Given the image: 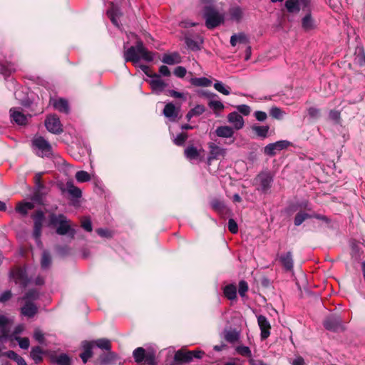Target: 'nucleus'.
I'll return each instance as SVG.
<instances>
[{
    "label": "nucleus",
    "instance_id": "obj_55",
    "mask_svg": "<svg viewBox=\"0 0 365 365\" xmlns=\"http://www.w3.org/2000/svg\"><path fill=\"white\" fill-rule=\"evenodd\" d=\"M43 173H38L34 176V182L36 187H37V190H41L44 188V184L42 182V175Z\"/></svg>",
    "mask_w": 365,
    "mask_h": 365
},
{
    "label": "nucleus",
    "instance_id": "obj_18",
    "mask_svg": "<svg viewBox=\"0 0 365 365\" xmlns=\"http://www.w3.org/2000/svg\"><path fill=\"white\" fill-rule=\"evenodd\" d=\"M174 361L179 364H187L192 361L190 350L180 349L175 351L174 354Z\"/></svg>",
    "mask_w": 365,
    "mask_h": 365
},
{
    "label": "nucleus",
    "instance_id": "obj_56",
    "mask_svg": "<svg viewBox=\"0 0 365 365\" xmlns=\"http://www.w3.org/2000/svg\"><path fill=\"white\" fill-rule=\"evenodd\" d=\"M258 285L262 289H269L271 287V281L269 279L265 276L261 277L257 280Z\"/></svg>",
    "mask_w": 365,
    "mask_h": 365
},
{
    "label": "nucleus",
    "instance_id": "obj_29",
    "mask_svg": "<svg viewBox=\"0 0 365 365\" xmlns=\"http://www.w3.org/2000/svg\"><path fill=\"white\" fill-rule=\"evenodd\" d=\"M10 113L12 120H14L17 124L23 125L27 123V118L22 113L14 110L12 108L10 110Z\"/></svg>",
    "mask_w": 365,
    "mask_h": 365
},
{
    "label": "nucleus",
    "instance_id": "obj_34",
    "mask_svg": "<svg viewBox=\"0 0 365 365\" xmlns=\"http://www.w3.org/2000/svg\"><path fill=\"white\" fill-rule=\"evenodd\" d=\"M224 295L230 300L237 299V288L233 284H228L224 288Z\"/></svg>",
    "mask_w": 365,
    "mask_h": 365
},
{
    "label": "nucleus",
    "instance_id": "obj_25",
    "mask_svg": "<svg viewBox=\"0 0 365 365\" xmlns=\"http://www.w3.org/2000/svg\"><path fill=\"white\" fill-rule=\"evenodd\" d=\"M251 128L257 137L264 139L268 136L269 125H253Z\"/></svg>",
    "mask_w": 365,
    "mask_h": 365
},
{
    "label": "nucleus",
    "instance_id": "obj_21",
    "mask_svg": "<svg viewBox=\"0 0 365 365\" xmlns=\"http://www.w3.org/2000/svg\"><path fill=\"white\" fill-rule=\"evenodd\" d=\"M161 61L168 65H175L181 63L182 57L179 53L173 52L164 54Z\"/></svg>",
    "mask_w": 365,
    "mask_h": 365
},
{
    "label": "nucleus",
    "instance_id": "obj_49",
    "mask_svg": "<svg viewBox=\"0 0 365 365\" xmlns=\"http://www.w3.org/2000/svg\"><path fill=\"white\" fill-rule=\"evenodd\" d=\"M307 113L309 116L314 120H317L321 117V110L316 107L308 108Z\"/></svg>",
    "mask_w": 365,
    "mask_h": 365
},
{
    "label": "nucleus",
    "instance_id": "obj_2",
    "mask_svg": "<svg viewBox=\"0 0 365 365\" xmlns=\"http://www.w3.org/2000/svg\"><path fill=\"white\" fill-rule=\"evenodd\" d=\"M48 226L56 227V234L68 235L71 240L74 239L76 234V230L71 227V221L63 214L51 212L48 215Z\"/></svg>",
    "mask_w": 365,
    "mask_h": 365
},
{
    "label": "nucleus",
    "instance_id": "obj_50",
    "mask_svg": "<svg viewBox=\"0 0 365 365\" xmlns=\"http://www.w3.org/2000/svg\"><path fill=\"white\" fill-rule=\"evenodd\" d=\"M185 41V43H186L187 46L190 50H192L193 51L200 50V46L196 41H195L190 38H188V37H186Z\"/></svg>",
    "mask_w": 365,
    "mask_h": 365
},
{
    "label": "nucleus",
    "instance_id": "obj_30",
    "mask_svg": "<svg viewBox=\"0 0 365 365\" xmlns=\"http://www.w3.org/2000/svg\"><path fill=\"white\" fill-rule=\"evenodd\" d=\"M43 354L42 348L39 346H36L32 347L30 356L36 364H39L43 361Z\"/></svg>",
    "mask_w": 365,
    "mask_h": 365
},
{
    "label": "nucleus",
    "instance_id": "obj_38",
    "mask_svg": "<svg viewBox=\"0 0 365 365\" xmlns=\"http://www.w3.org/2000/svg\"><path fill=\"white\" fill-rule=\"evenodd\" d=\"M52 262L51 255L48 250H43L41 259V266L43 269H48Z\"/></svg>",
    "mask_w": 365,
    "mask_h": 365
},
{
    "label": "nucleus",
    "instance_id": "obj_15",
    "mask_svg": "<svg viewBox=\"0 0 365 365\" xmlns=\"http://www.w3.org/2000/svg\"><path fill=\"white\" fill-rule=\"evenodd\" d=\"M151 80H146L149 83L151 89L155 92H162L168 86V84L161 79L160 75H153Z\"/></svg>",
    "mask_w": 365,
    "mask_h": 365
},
{
    "label": "nucleus",
    "instance_id": "obj_1",
    "mask_svg": "<svg viewBox=\"0 0 365 365\" xmlns=\"http://www.w3.org/2000/svg\"><path fill=\"white\" fill-rule=\"evenodd\" d=\"M154 53L149 51L143 41L138 38L135 46H130L124 52V58L126 62L137 63L142 58L145 61L150 62L153 60Z\"/></svg>",
    "mask_w": 365,
    "mask_h": 365
},
{
    "label": "nucleus",
    "instance_id": "obj_27",
    "mask_svg": "<svg viewBox=\"0 0 365 365\" xmlns=\"http://www.w3.org/2000/svg\"><path fill=\"white\" fill-rule=\"evenodd\" d=\"M53 106L55 108V109L63 113H68L70 110L68 103L64 98H59L58 100H55L53 103Z\"/></svg>",
    "mask_w": 365,
    "mask_h": 365
},
{
    "label": "nucleus",
    "instance_id": "obj_24",
    "mask_svg": "<svg viewBox=\"0 0 365 365\" xmlns=\"http://www.w3.org/2000/svg\"><path fill=\"white\" fill-rule=\"evenodd\" d=\"M51 362L57 365H71V359L66 354L51 356Z\"/></svg>",
    "mask_w": 365,
    "mask_h": 365
},
{
    "label": "nucleus",
    "instance_id": "obj_63",
    "mask_svg": "<svg viewBox=\"0 0 365 365\" xmlns=\"http://www.w3.org/2000/svg\"><path fill=\"white\" fill-rule=\"evenodd\" d=\"M227 228L228 230L232 234H236L238 232L237 224L236 221L232 218L229 219L227 223Z\"/></svg>",
    "mask_w": 365,
    "mask_h": 365
},
{
    "label": "nucleus",
    "instance_id": "obj_8",
    "mask_svg": "<svg viewBox=\"0 0 365 365\" xmlns=\"http://www.w3.org/2000/svg\"><path fill=\"white\" fill-rule=\"evenodd\" d=\"M323 325L327 330L337 332L344 330L341 318L338 315H330L323 322Z\"/></svg>",
    "mask_w": 365,
    "mask_h": 365
},
{
    "label": "nucleus",
    "instance_id": "obj_31",
    "mask_svg": "<svg viewBox=\"0 0 365 365\" xmlns=\"http://www.w3.org/2000/svg\"><path fill=\"white\" fill-rule=\"evenodd\" d=\"M163 114L167 118H175L178 115V110L173 103H168L164 107Z\"/></svg>",
    "mask_w": 365,
    "mask_h": 365
},
{
    "label": "nucleus",
    "instance_id": "obj_12",
    "mask_svg": "<svg viewBox=\"0 0 365 365\" xmlns=\"http://www.w3.org/2000/svg\"><path fill=\"white\" fill-rule=\"evenodd\" d=\"M349 247L351 249L350 255L354 262H358L361 260L364 254V251L361 246V243L355 240H349Z\"/></svg>",
    "mask_w": 365,
    "mask_h": 365
},
{
    "label": "nucleus",
    "instance_id": "obj_42",
    "mask_svg": "<svg viewBox=\"0 0 365 365\" xmlns=\"http://www.w3.org/2000/svg\"><path fill=\"white\" fill-rule=\"evenodd\" d=\"M240 339L239 332L235 330H230L225 332V339L229 343H235Z\"/></svg>",
    "mask_w": 365,
    "mask_h": 365
},
{
    "label": "nucleus",
    "instance_id": "obj_43",
    "mask_svg": "<svg viewBox=\"0 0 365 365\" xmlns=\"http://www.w3.org/2000/svg\"><path fill=\"white\" fill-rule=\"evenodd\" d=\"M214 88L219 93H222L223 95L227 96L230 94V88L229 86H225V84L219 81H216L214 83Z\"/></svg>",
    "mask_w": 365,
    "mask_h": 365
},
{
    "label": "nucleus",
    "instance_id": "obj_40",
    "mask_svg": "<svg viewBox=\"0 0 365 365\" xmlns=\"http://www.w3.org/2000/svg\"><path fill=\"white\" fill-rule=\"evenodd\" d=\"M34 205L32 202H20L17 205L16 210L17 212L21 213L23 215H26L28 214V211L34 209Z\"/></svg>",
    "mask_w": 365,
    "mask_h": 365
},
{
    "label": "nucleus",
    "instance_id": "obj_53",
    "mask_svg": "<svg viewBox=\"0 0 365 365\" xmlns=\"http://www.w3.org/2000/svg\"><path fill=\"white\" fill-rule=\"evenodd\" d=\"M277 152L278 151L274 146V143H269L264 148V153L271 157L274 156Z\"/></svg>",
    "mask_w": 365,
    "mask_h": 365
},
{
    "label": "nucleus",
    "instance_id": "obj_19",
    "mask_svg": "<svg viewBox=\"0 0 365 365\" xmlns=\"http://www.w3.org/2000/svg\"><path fill=\"white\" fill-rule=\"evenodd\" d=\"M210 154L207 158L209 163L213 160L218 159L220 156L224 157L226 154V150L216 145L213 143H209Z\"/></svg>",
    "mask_w": 365,
    "mask_h": 365
},
{
    "label": "nucleus",
    "instance_id": "obj_4",
    "mask_svg": "<svg viewBox=\"0 0 365 365\" xmlns=\"http://www.w3.org/2000/svg\"><path fill=\"white\" fill-rule=\"evenodd\" d=\"M133 356L138 364L157 365L155 351L151 348L138 347L133 351Z\"/></svg>",
    "mask_w": 365,
    "mask_h": 365
},
{
    "label": "nucleus",
    "instance_id": "obj_37",
    "mask_svg": "<svg viewBox=\"0 0 365 365\" xmlns=\"http://www.w3.org/2000/svg\"><path fill=\"white\" fill-rule=\"evenodd\" d=\"M285 7L289 13L294 14L300 11L299 2L298 0H287Z\"/></svg>",
    "mask_w": 365,
    "mask_h": 365
},
{
    "label": "nucleus",
    "instance_id": "obj_16",
    "mask_svg": "<svg viewBox=\"0 0 365 365\" xmlns=\"http://www.w3.org/2000/svg\"><path fill=\"white\" fill-rule=\"evenodd\" d=\"M277 259L285 271L290 272L293 269L294 261L292 252L289 251L285 254L278 255Z\"/></svg>",
    "mask_w": 365,
    "mask_h": 365
},
{
    "label": "nucleus",
    "instance_id": "obj_10",
    "mask_svg": "<svg viewBox=\"0 0 365 365\" xmlns=\"http://www.w3.org/2000/svg\"><path fill=\"white\" fill-rule=\"evenodd\" d=\"M45 126L51 133L60 134L63 132L62 125L56 115L48 116L45 120Z\"/></svg>",
    "mask_w": 365,
    "mask_h": 365
},
{
    "label": "nucleus",
    "instance_id": "obj_64",
    "mask_svg": "<svg viewBox=\"0 0 365 365\" xmlns=\"http://www.w3.org/2000/svg\"><path fill=\"white\" fill-rule=\"evenodd\" d=\"M190 354L192 361L194 359H200L205 355V351L201 349L190 351Z\"/></svg>",
    "mask_w": 365,
    "mask_h": 365
},
{
    "label": "nucleus",
    "instance_id": "obj_32",
    "mask_svg": "<svg viewBox=\"0 0 365 365\" xmlns=\"http://www.w3.org/2000/svg\"><path fill=\"white\" fill-rule=\"evenodd\" d=\"M211 207L215 211L219 212L220 214H225L228 210L224 202L218 199H213L211 201Z\"/></svg>",
    "mask_w": 365,
    "mask_h": 365
},
{
    "label": "nucleus",
    "instance_id": "obj_58",
    "mask_svg": "<svg viewBox=\"0 0 365 365\" xmlns=\"http://www.w3.org/2000/svg\"><path fill=\"white\" fill-rule=\"evenodd\" d=\"M274 146L276 147L277 151L282 150L284 149H287L289 146L292 145V143L288 140H279L274 143Z\"/></svg>",
    "mask_w": 365,
    "mask_h": 365
},
{
    "label": "nucleus",
    "instance_id": "obj_48",
    "mask_svg": "<svg viewBox=\"0 0 365 365\" xmlns=\"http://www.w3.org/2000/svg\"><path fill=\"white\" fill-rule=\"evenodd\" d=\"M7 324L8 319L4 315H0V329L2 336L4 337H6L9 334V330L6 328Z\"/></svg>",
    "mask_w": 365,
    "mask_h": 365
},
{
    "label": "nucleus",
    "instance_id": "obj_3",
    "mask_svg": "<svg viewBox=\"0 0 365 365\" xmlns=\"http://www.w3.org/2000/svg\"><path fill=\"white\" fill-rule=\"evenodd\" d=\"M202 16L205 21V26L210 29H214L225 22L224 14L220 13L218 9L214 8H206L203 11H201Z\"/></svg>",
    "mask_w": 365,
    "mask_h": 365
},
{
    "label": "nucleus",
    "instance_id": "obj_51",
    "mask_svg": "<svg viewBox=\"0 0 365 365\" xmlns=\"http://www.w3.org/2000/svg\"><path fill=\"white\" fill-rule=\"evenodd\" d=\"M329 118L336 124H339L341 122V113L339 110H331L329 113Z\"/></svg>",
    "mask_w": 365,
    "mask_h": 365
},
{
    "label": "nucleus",
    "instance_id": "obj_23",
    "mask_svg": "<svg viewBox=\"0 0 365 365\" xmlns=\"http://www.w3.org/2000/svg\"><path fill=\"white\" fill-rule=\"evenodd\" d=\"M66 189L61 188L62 192H65L66 190L72 197L76 199L81 197V190L78 187L75 186L72 181H68L66 184Z\"/></svg>",
    "mask_w": 365,
    "mask_h": 365
},
{
    "label": "nucleus",
    "instance_id": "obj_62",
    "mask_svg": "<svg viewBox=\"0 0 365 365\" xmlns=\"http://www.w3.org/2000/svg\"><path fill=\"white\" fill-rule=\"evenodd\" d=\"M299 2V9L302 7L303 11L311 12V0H298Z\"/></svg>",
    "mask_w": 365,
    "mask_h": 365
},
{
    "label": "nucleus",
    "instance_id": "obj_28",
    "mask_svg": "<svg viewBox=\"0 0 365 365\" xmlns=\"http://www.w3.org/2000/svg\"><path fill=\"white\" fill-rule=\"evenodd\" d=\"M215 133L218 137L231 138L234 134V130L232 127L227 125L219 126L215 130Z\"/></svg>",
    "mask_w": 365,
    "mask_h": 365
},
{
    "label": "nucleus",
    "instance_id": "obj_9",
    "mask_svg": "<svg viewBox=\"0 0 365 365\" xmlns=\"http://www.w3.org/2000/svg\"><path fill=\"white\" fill-rule=\"evenodd\" d=\"M33 145L41 151V157L49 158L53 155L51 145L43 137L38 136L32 141Z\"/></svg>",
    "mask_w": 365,
    "mask_h": 365
},
{
    "label": "nucleus",
    "instance_id": "obj_45",
    "mask_svg": "<svg viewBox=\"0 0 365 365\" xmlns=\"http://www.w3.org/2000/svg\"><path fill=\"white\" fill-rule=\"evenodd\" d=\"M284 112L277 106H273L269 110V115L273 118L281 120L283 118Z\"/></svg>",
    "mask_w": 365,
    "mask_h": 365
},
{
    "label": "nucleus",
    "instance_id": "obj_17",
    "mask_svg": "<svg viewBox=\"0 0 365 365\" xmlns=\"http://www.w3.org/2000/svg\"><path fill=\"white\" fill-rule=\"evenodd\" d=\"M83 351L80 354L79 356L81 357L83 364H86L89 359H91L93 355V346L91 341H83L81 343Z\"/></svg>",
    "mask_w": 365,
    "mask_h": 365
},
{
    "label": "nucleus",
    "instance_id": "obj_7",
    "mask_svg": "<svg viewBox=\"0 0 365 365\" xmlns=\"http://www.w3.org/2000/svg\"><path fill=\"white\" fill-rule=\"evenodd\" d=\"M31 218L34 220L33 236L36 240L40 241L43 223L45 220L44 212L41 210H38L31 215Z\"/></svg>",
    "mask_w": 365,
    "mask_h": 365
},
{
    "label": "nucleus",
    "instance_id": "obj_59",
    "mask_svg": "<svg viewBox=\"0 0 365 365\" xmlns=\"http://www.w3.org/2000/svg\"><path fill=\"white\" fill-rule=\"evenodd\" d=\"M200 5L201 6V11H203L206 8L215 7V0H199Z\"/></svg>",
    "mask_w": 365,
    "mask_h": 365
},
{
    "label": "nucleus",
    "instance_id": "obj_54",
    "mask_svg": "<svg viewBox=\"0 0 365 365\" xmlns=\"http://www.w3.org/2000/svg\"><path fill=\"white\" fill-rule=\"evenodd\" d=\"M188 135L186 133H181L177 135L174 140V143L178 146H182L185 144Z\"/></svg>",
    "mask_w": 365,
    "mask_h": 365
},
{
    "label": "nucleus",
    "instance_id": "obj_36",
    "mask_svg": "<svg viewBox=\"0 0 365 365\" xmlns=\"http://www.w3.org/2000/svg\"><path fill=\"white\" fill-rule=\"evenodd\" d=\"M190 81V83L195 86L207 87L210 86L212 84V81L205 77L192 78Z\"/></svg>",
    "mask_w": 365,
    "mask_h": 365
},
{
    "label": "nucleus",
    "instance_id": "obj_47",
    "mask_svg": "<svg viewBox=\"0 0 365 365\" xmlns=\"http://www.w3.org/2000/svg\"><path fill=\"white\" fill-rule=\"evenodd\" d=\"M208 106L212 109L215 113L218 111H222L225 108L223 103L219 101H210L208 102Z\"/></svg>",
    "mask_w": 365,
    "mask_h": 365
},
{
    "label": "nucleus",
    "instance_id": "obj_5",
    "mask_svg": "<svg viewBox=\"0 0 365 365\" xmlns=\"http://www.w3.org/2000/svg\"><path fill=\"white\" fill-rule=\"evenodd\" d=\"M273 176L269 172H261L254 179V185L258 186L257 190L267 193L271 188Z\"/></svg>",
    "mask_w": 365,
    "mask_h": 365
},
{
    "label": "nucleus",
    "instance_id": "obj_57",
    "mask_svg": "<svg viewBox=\"0 0 365 365\" xmlns=\"http://www.w3.org/2000/svg\"><path fill=\"white\" fill-rule=\"evenodd\" d=\"M107 14H113L115 16L120 17L122 16V12L118 6L115 5L113 2L110 3V7L107 11Z\"/></svg>",
    "mask_w": 365,
    "mask_h": 365
},
{
    "label": "nucleus",
    "instance_id": "obj_44",
    "mask_svg": "<svg viewBox=\"0 0 365 365\" xmlns=\"http://www.w3.org/2000/svg\"><path fill=\"white\" fill-rule=\"evenodd\" d=\"M7 356L16 362L18 365H27L25 359L14 351H9Z\"/></svg>",
    "mask_w": 365,
    "mask_h": 365
},
{
    "label": "nucleus",
    "instance_id": "obj_46",
    "mask_svg": "<svg viewBox=\"0 0 365 365\" xmlns=\"http://www.w3.org/2000/svg\"><path fill=\"white\" fill-rule=\"evenodd\" d=\"M75 178L79 182H85L91 180L89 173L84 170L78 171L75 175Z\"/></svg>",
    "mask_w": 365,
    "mask_h": 365
},
{
    "label": "nucleus",
    "instance_id": "obj_39",
    "mask_svg": "<svg viewBox=\"0 0 365 365\" xmlns=\"http://www.w3.org/2000/svg\"><path fill=\"white\" fill-rule=\"evenodd\" d=\"M39 298V292L36 289L28 290L21 297V300L24 302H34Z\"/></svg>",
    "mask_w": 365,
    "mask_h": 365
},
{
    "label": "nucleus",
    "instance_id": "obj_52",
    "mask_svg": "<svg viewBox=\"0 0 365 365\" xmlns=\"http://www.w3.org/2000/svg\"><path fill=\"white\" fill-rule=\"evenodd\" d=\"M237 352L242 356L250 358L252 356V352L248 346H238L236 348Z\"/></svg>",
    "mask_w": 365,
    "mask_h": 365
},
{
    "label": "nucleus",
    "instance_id": "obj_20",
    "mask_svg": "<svg viewBox=\"0 0 365 365\" xmlns=\"http://www.w3.org/2000/svg\"><path fill=\"white\" fill-rule=\"evenodd\" d=\"M316 21L312 16V13H306L302 19V27L305 31H309L316 28Z\"/></svg>",
    "mask_w": 365,
    "mask_h": 365
},
{
    "label": "nucleus",
    "instance_id": "obj_11",
    "mask_svg": "<svg viewBox=\"0 0 365 365\" xmlns=\"http://www.w3.org/2000/svg\"><path fill=\"white\" fill-rule=\"evenodd\" d=\"M118 359V355L110 349L101 354L95 363L96 365H113L116 363Z\"/></svg>",
    "mask_w": 365,
    "mask_h": 365
},
{
    "label": "nucleus",
    "instance_id": "obj_6",
    "mask_svg": "<svg viewBox=\"0 0 365 365\" xmlns=\"http://www.w3.org/2000/svg\"><path fill=\"white\" fill-rule=\"evenodd\" d=\"M9 277L12 279L16 284H20L22 287H27L29 283L26 270L22 267H13L9 272Z\"/></svg>",
    "mask_w": 365,
    "mask_h": 365
},
{
    "label": "nucleus",
    "instance_id": "obj_61",
    "mask_svg": "<svg viewBox=\"0 0 365 365\" xmlns=\"http://www.w3.org/2000/svg\"><path fill=\"white\" fill-rule=\"evenodd\" d=\"M248 291V284L245 280H241L239 282L238 292L239 294L243 297L245 296L246 292Z\"/></svg>",
    "mask_w": 365,
    "mask_h": 365
},
{
    "label": "nucleus",
    "instance_id": "obj_26",
    "mask_svg": "<svg viewBox=\"0 0 365 365\" xmlns=\"http://www.w3.org/2000/svg\"><path fill=\"white\" fill-rule=\"evenodd\" d=\"M93 346H97L102 350L110 351L111 349V342L106 338H101L91 341Z\"/></svg>",
    "mask_w": 365,
    "mask_h": 365
},
{
    "label": "nucleus",
    "instance_id": "obj_22",
    "mask_svg": "<svg viewBox=\"0 0 365 365\" xmlns=\"http://www.w3.org/2000/svg\"><path fill=\"white\" fill-rule=\"evenodd\" d=\"M227 120L233 123L236 130H240L244 126V120L242 116L237 112H232L227 115Z\"/></svg>",
    "mask_w": 365,
    "mask_h": 365
},
{
    "label": "nucleus",
    "instance_id": "obj_33",
    "mask_svg": "<svg viewBox=\"0 0 365 365\" xmlns=\"http://www.w3.org/2000/svg\"><path fill=\"white\" fill-rule=\"evenodd\" d=\"M228 12L232 20L239 22L242 18L243 12L240 6L231 7Z\"/></svg>",
    "mask_w": 365,
    "mask_h": 365
},
{
    "label": "nucleus",
    "instance_id": "obj_60",
    "mask_svg": "<svg viewBox=\"0 0 365 365\" xmlns=\"http://www.w3.org/2000/svg\"><path fill=\"white\" fill-rule=\"evenodd\" d=\"M81 227L87 232H91L93 230L92 222L89 217H84L81 220Z\"/></svg>",
    "mask_w": 365,
    "mask_h": 365
},
{
    "label": "nucleus",
    "instance_id": "obj_13",
    "mask_svg": "<svg viewBox=\"0 0 365 365\" xmlns=\"http://www.w3.org/2000/svg\"><path fill=\"white\" fill-rule=\"evenodd\" d=\"M257 322L261 331V339L264 340L270 335L271 325L267 317L264 315H259L257 317Z\"/></svg>",
    "mask_w": 365,
    "mask_h": 365
},
{
    "label": "nucleus",
    "instance_id": "obj_41",
    "mask_svg": "<svg viewBox=\"0 0 365 365\" xmlns=\"http://www.w3.org/2000/svg\"><path fill=\"white\" fill-rule=\"evenodd\" d=\"M185 157L189 160L197 159L200 155V152L193 145L188 146L184 151Z\"/></svg>",
    "mask_w": 365,
    "mask_h": 365
},
{
    "label": "nucleus",
    "instance_id": "obj_14",
    "mask_svg": "<svg viewBox=\"0 0 365 365\" xmlns=\"http://www.w3.org/2000/svg\"><path fill=\"white\" fill-rule=\"evenodd\" d=\"M38 311V306L34 302H24V304L21 307V314L28 317H34Z\"/></svg>",
    "mask_w": 365,
    "mask_h": 365
},
{
    "label": "nucleus",
    "instance_id": "obj_35",
    "mask_svg": "<svg viewBox=\"0 0 365 365\" xmlns=\"http://www.w3.org/2000/svg\"><path fill=\"white\" fill-rule=\"evenodd\" d=\"M312 218V215L305 212L304 211H299L294 219V224L295 226L301 225L307 219Z\"/></svg>",
    "mask_w": 365,
    "mask_h": 365
}]
</instances>
